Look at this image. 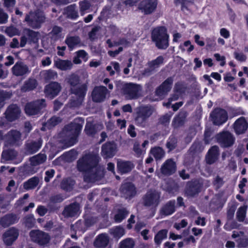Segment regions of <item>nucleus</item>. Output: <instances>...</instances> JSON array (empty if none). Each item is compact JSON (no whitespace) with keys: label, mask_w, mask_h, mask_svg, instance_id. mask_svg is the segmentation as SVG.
Masks as SVG:
<instances>
[{"label":"nucleus","mask_w":248,"mask_h":248,"mask_svg":"<svg viewBox=\"0 0 248 248\" xmlns=\"http://www.w3.org/2000/svg\"><path fill=\"white\" fill-rule=\"evenodd\" d=\"M99 156L92 154L85 155L77 161V169L84 172V180L94 182L100 180L104 175L103 169L99 165Z\"/></svg>","instance_id":"nucleus-1"},{"label":"nucleus","mask_w":248,"mask_h":248,"mask_svg":"<svg viewBox=\"0 0 248 248\" xmlns=\"http://www.w3.org/2000/svg\"><path fill=\"white\" fill-rule=\"evenodd\" d=\"M82 127V125L75 122L65 125L59 134L60 141L66 146L74 145L78 141Z\"/></svg>","instance_id":"nucleus-2"},{"label":"nucleus","mask_w":248,"mask_h":248,"mask_svg":"<svg viewBox=\"0 0 248 248\" xmlns=\"http://www.w3.org/2000/svg\"><path fill=\"white\" fill-rule=\"evenodd\" d=\"M119 87L126 99H137L141 96L142 88L140 84L122 82Z\"/></svg>","instance_id":"nucleus-3"},{"label":"nucleus","mask_w":248,"mask_h":248,"mask_svg":"<svg viewBox=\"0 0 248 248\" xmlns=\"http://www.w3.org/2000/svg\"><path fill=\"white\" fill-rule=\"evenodd\" d=\"M154 111V108L151 106H141L137 108L134 118L135 124L141 127H146L148 119Z\"/></svg>","instance_id":"nucleus-4"},{"label":"nucleus","mask_w":248,"mask_h":248,"mask_svg":"<svg viewBox=\"0 0 248 248\" xmlns=\"http://www.w3.org/2000/svg\"><path fill=\"white\" fill-rule=\"evenodd\" d=\"M169 36L167 30L163 27H158L154 29L152 32V39L159 49H166L169 46Z\"/></svg>","instance_id":"nucleus-5"},{"label":"nucleus","mask_w":248,"mask_h":248,"mask_svg":"<svg viewBox=\"0 0 248 248\" xmlns=\"http://www.w3.org/2000/svg\"><path fill=\"white\" fill-rule=\"evenodd\" d=\"M46 100L44 99H38L27 103L25 108L26 113L28 115H35L40 113L46 108Z\"/></svg>","instance_id":"nucleus-6"},{"label":"nucleus","mask_w":248,"mask_h":248,"mask_svg":"<svg viewBox=\"0 0 248 248\" xmlns=\"http://www.w3.org/2000/svg\"><path fill=\"white\" fill-rule=\"evenodd\" d=\"M45 19V17L42 12H30L29 15H27L25 20L32 28L37 29L41 27Z\"/></svg>","instance_id":"nucleus-7"},{"label":"nucleus","mask_w":248,"mask_h":248,"mask_svg":"<svg viewBox=\"0 0 248 248\" xmlns=\"http://www.w3.org/2000/svg\"><path fill=\"white\" fill-rule=\"evenodd\" d=\"M160 194L156 190H150L142 198L143 204L147 207H155L160 203Z\"/></svg>","instance_id":"nucleus-8"},{"label":"nucleus","mask_w":248,"mask_h":248,"mask_svg":"<svg viewBox=\"0 0 248 248\" xmlns=\"http://www.w3.org/2000/svg\"><path fill=\"white\" fill-rule=\"evenodd\" d=\"M217 140L221 147L228 148L233 145L235 141L234 136L228 131H223L217 135Z\"/></svg>","instance_id":"nucleus-9"},{"label":"nucleus","mask_w":248,"mask_h":248,"mask_svg":"<svg viewBox=\"0 0 248 248\" xmlns=\"http://www.w3.org/2000/svg\"><path fill=\"white\" fill-rule=\"evenodd\" d=\"M210 116L214 124L217 125L222 124L228 119V114L226 110L220 108L215 109Z\"/></svg>","instance_id":"nucleus-10"},{"label":"nucleus","mask_w":248,"mask_h":248,"mask_svg":"<svg viewBox=\"0 0 248 248\" xmlns=\"http://www.w3.org/2000/svg\"><path fill=\"white\" fill-rule=\"evenodd\" d=\"M13 75L16 77H25L31 72L29 66L21 61H18L11 69Z\"/></svg>","instance_id":"nucleus-11"},{"label":"nucleus","mask_w":248,"mask_h":248,"mask_svg":"<svg viewBox=\"0 0 248 248\" xmlns=\"http://www.w3.org/2000/svg\"><path fill=\"white\" fill-rule=\"evenodd\" d=\"M30 236L33 242L40 245H45L50 240V237L47 233L39 230L31 231L30 232Z\"/></svg>","instance_id":"nucleus-12"},{"label":"nucleus","mask_w":248,"mask_h":248,"mask_svg":"<svg viewBox=\"0 0 248 248\" xmlns=\"http://www.w3.org/2000/svg\"><path fill=\"white\" fill-rule=\"evenodd\" d=\"M87 91V85L86 84H83L78 87L71 88L72 93L74 94L77 97V100L75 104L79 106L83 102L85 96Z\"/></svg>","instance_id":"nucleus-13"},{"label":"nucleus","mask_w":248,"mask_h":248,"mask_svg":"<svg viewBox=\"0 0 248 248\" xmlns=\"http://www.w3.org/2000/svg\"><path fill=\"white\" fill-rule=\"evenodd\" d=\"M157 0H143L139 4V8L146 15L154 12L157 7Z\"/></svg>","instance_id":"nucleus-14"},{"label":"nucleus","mask_w":248,"mask_h":248,"mask_svg":"<svg viewBox=\"0 0 248 248\" xmlns=\"http://www.w3.org/2000/svg\"><path fill=\"white\" fill-rule=\"evenodd\" d=\"M19 235L18 230L15 227L7 230L2 235L4 243L7 246L11 245Z\"/></svg>","instance_id":"nucleus-15"},{"label":"nucleus","mask_w":248,"mask_h":248,"mask_svg":"<svg viewBox=\"0 0 248 248\" xmlns=\"http://www.w3.org/2000/svg\"><path fill=\"white\" fill-rule=\"evenodd\" d=\"M107 93L108 89L106 87L96 86L92 92V99L95 102H101L105 99Z\"/></svg>","instance_id":"nucleus-16"},{"label":"nucleus","mask_w":248,"mask_h":248,"mask_svg":"<svg viewBox=\"0 0 248 248\" xmlns=\"http://www.w3.org/2000/svg\"><path fill=\"white\" fill-rule=\"evenodd\" d=\"M19 108L15 104L10 105L5 112V118L9 122H13L17 119L20 115Z\"/></svg>","instance_id":"nucleus-17"},{"label":"nucleus","mask_w":248,"mask_h":248,"mask_svg":"<svg viewBox=\"0 0 248 248\" xmlns=\"http://www.w3.org/2000/svg\"><path fill=\"white\" fill-rule=\"evenodd\" d=\"M117 151V146L114 142H108L101 148V154L104 158L112 157Z\"/></svg>","instance_id":"nucleus-18"},{"label":"nucleus","mask_w":248,"mask_h":248,"mask_svg":"<svg viewBox=\"0 0 248 248\" xmlns=\"http://www.w3.org/2000/svg\"><path fill=\"white\" fill-rule=\"evenodd\" d=\"M7 142L12 145H19L22 141L21 133L16 130L9 131L6 135Z\"/></svg>","instance_id":"nucleus-19"},{"label":"nucleus","mask_w":248,"mask_h":248,"mask_svg":"<svg viewBox=\"0 0 248 248\" xmlns=\"http://www.w3.org/2000/svg\"><path fill=\"white\" fill-rule=\"evenodd\" d=\"M62 90L61 84L57 82H52L47 85L45 88L46 95L53 98L57 96Z\"/></svg>","instance_id":"nucleus-20"},{"label":"nucleus","mask_w":248,"mask_h":248,"mask_svg":"<svg viewBox=\"0 0 248 248\" xmlns=\"http://www.w3.org/2000/svg\"><path fill=\"white\" fill-rule=\"evenodd\" d=\"M233 128L236 134H243L248 128V123L244 117H241L234 123Z\"/></svg>","instance_id":"nucleus-21"},{"label":"nucleus","mask_w":248,"mask_h":248,"mask_svg":"<svg viewBox=\"0 0 248 248\" xmlns=\"http://www.w3.org/2000/svg\"><path fill=\"white\" fill-rule=\"evenodd\" d=\"M202 185L198 180L188 182L186 189V194L188 196H194L200 191Z\"/></svg>","instance_id":"nucleus-22"},{"label":"nucleus","mask_w":248,"mask_h":248,"mask_svg":"<svg viewBox=\"0 0 248 248\" xmlns=\"http://www.w3.org/2000/svg\"><path fill=\"white\" fill-rule=\"evenodd\" d=\"M172 83V78L170 77L168 78L156 90V95L160 97H162L165 95L170 90Z\"/></svg>","instance_id":"nucleus-23"},{"label":"nucleus","mask_w":248,"mask_h":248,"mask_svg":"<svg viewBox=\"0 0 248 248\" xmlns=\"http://www.w3.org/2000/svg\"><path fill=\"white\" fill-rule=\"evenodd\" d=\"M42 140L39 138L35 140L28 141L25 145L26 153L28 155H31L37 152L42 145Z\"/></svg>","instance_id":"nucleus-24"},{"label":"nucleus","mask_w":248,"mask_h":248,"mask_svg":"<svg viewBox=\"0 0 248 248\" xmlns=\"http://www.w3.org/2000/svg\"><path fill=\"white\" fill-rule=\"evenodd\" d=\"M19 218L13 213L7 214L0 218V226L5 228L18 222Z\"/></svg>","instance_id":"nucleus-25"},{"label":"nucleus","mask_w":248,"mask_h":248,"mask_svg":"<svg viewBox=\"0 0 248 248\" xmlns=\"http://www.w3.org/2000/svg\"><path fill=\"white\" fill-rule=\"evenodd\" d=\"M120 191L122 196L126 199L132 197L136 194V188L131 183L123 184L120 188Z\"/></svg>","instance_id":"nucleus-26"},{"label":"nucleus","mask_w":248,"mask_h":248,"mask_svg":"<svg viewBox=\"0 0 248 248\" xmlns=\"http://www.w3.org/2000/svg\"><path fill=\"white\" fill-rule=\"evenodd\" d=\"M164 60L163 56H159L155 60L149 62H148L149 68L145 69L144 70L143 75L145 76L150 75L152 71H153L155 68H158L163 63Z\"/></svg>","instance_id":"nucleus-27"},{"label":"nucleus","mask_w":248,"mask_h":248,"mask_svg":"<svg viewBox=\"0 0 248 248\" xmlns=\"http://www.w3.org/2000/svg\"><path fill=\"white\" fill-rule=\"evenodd\" d=\"M176 170V164L171 159L167 160L161 168V172L166 175L174 173Z\"/></svg>","instance_id":"nucleus-28"},{"label":"nucleus","mask_w":248,"mask_h":248,"mask_svg":"<svg viewBox=\"0 0 248 248\" xmlns=\"http://www.w3.org/2000/svg\"><path fill=\"white\" fill-rule=\"evenodd\" d=\"M79 210L78 204L74 203L66 206L62 214L65 217H75L78 215Z\"/></svg>","instance_id":"nucleus-29"},{"label":"nucleus","mask_w":248,"mask_h":248,"mask_svg":"<svg viewBox=\"0 0 248 248\" xmlns=\"http://www.w3.org/2000/svg\"><path fill=\"white\" fill-rule=\"evenodd\" d=\"M187 113L184 110L181 111L173 119L171 125L174 128L182 126L186 121Z\"/></svg>","instance_id":"nucleus-30"},{"label":"nucleus","mask_w":248,"mask_h":248,"mask_svg":"<svg viewBox=\"0 0 248 248\" xmlns=\"http://www.w3.org/2000/svg\"><path fill=\"white\" fill-rule=\"evenodd\" d=\"M108 235L106 233H101L96 237L93 246L97 248H104L108 245Z\"/></svg>","instance_id":"nucleus-31"},{"label":"nucleus","mask_w":248,"mask_h":248,"mask_svg":"<svg viewBox=\"0 0 248 248\" xmlns=\"http://www.w3.org/2000/svg\"><path fill=\"white\" fill-rule=\"evenodd\" d=\"M219 153V149L217 146H213L208 152L206 156V161L209 164H213L217 159Z\"/></svg>","instance_id":"nucleus-32"},{"label":"nucleus","mask_w":248,"mask_h":248,"mask_svg":"<svg viewBox=\"0 0 248 248\" xmlns=\"http://www.w3.org/2000/svg\"><path fill=\"white\" fill-rule=\"evenodd\" d=\"M175 201H170L167 202L161 208L160 213L162 215L169 216L173 214L175 210Z\"/></svg>","instance_id":"nucleus-33"},{"label":"nucleus","mask_w":248,"mask_h":248,"mask_svg":"<svg viewBox=\"0 0 248 248\" xmlns=\"http://www.w3.org/2000/svg\"><path fill=\"white\" fill-rule=\"evenodd\" d=\"M37 85V81L35 79L30 78L24 82L21 87V91L23 92L32 91L36 88Z\"/></svg>","instance_id":"nucleus-34"},{"label":"nucleus","mask_w":248,"mask_h":248,"mask_svg":"<svg viewBox=\"0 0 248 248\" xmlns=\"http://www.w3.org/2000/svg\"><path fill=\"white\" fill-rule=\"evenodd\" d=\"M117 168L121 173H125L132 170L134 165L130 161H119L117 162Z\"/></svg>","instance_id":"nucleus-35"},{"label":"nucleus","mask_w":248,"mask_h":248,"mask_svg":"<svg viewBox=\"0 0 248 248\" xmlns=\"http://www.w3.org/2000/svg\"><path fill=\"white\" fill-rule=\"evenodd\" d=\"M66 16L71 19H75L78 17V11L75 4L67 6L64 10Z\"/></svg>","instance_id":"nucleus-36"},{"label":"nucleus","mask_w":248,"mask_h":248,"mask_svg":"<svg viewBox=\"0 0 248 248\" xmlns=\"http://www.w3.org/2000/svg\"><path fill=\"white\" fill-rule=\"evenodd\" d=\"M65 43L71 50L75 46L79 45L81 41L80 38L78 36H67L65 40Z\"/></svg>","instance_id":"nucleus-37"},{"label":"nucleus","mask_w":248,"mask_h":248,"mask_svg":"<svg viewBox=\"0 0 248 248\" xmlns=\"http://www.w3.org/2000/svg\"><path fill=\"white\" fill-rule=\"evenodd\" d=\"M39 183V178L38 177L34 176L23 183V188L27 190L34 189Z\"/></svg>","instance_id":"nucleus-38"},{"label":"nucleus","mask_w":248,"mask_h":248,"mask_svg":"<svg viewBox=\"0 0 248 248\" xmlns=\"http://www.w3.org/2000/svg\"><path fill=\"white\" fill-rule=\"evenodd\" d=\"M46 160V155L41 153L31 157L30 159L31 165L34 166L43 164Z\"/></svg>","instance_id":"nucleus-39"},{"label":"nucleus","mask_w":248,"mask_h":248,"mask_svg":"<svg viewBox=\"0 0 248 248\" xmlns=\"http://www.w3.org/2000/svg\"><path fill=\"white\" fill-rule=\"evenodd\" d=\"M55 66L61 70H67L71 69L73 64L68 60H59L55 62Z\"/></svg>","instance_id":"nucleus-40"},{"label":"nucleus","mask_w":248,"mask_h":248,"mask_svg":"<svg viewBox=\"0 0 248 248\" xmlns=\"http://www.w3.org/2000/svg\"><path fill=\"white\" fill-rule=\"evenodd\" d=\"M183 93L184 89L181 86L176 85L174 88V93L169 98L167 106L170 105L172 101L177 100L179 96L182 95Z\"/></svg>","instance_id":"nucleus-41"},{"label":"nucleus","mask_w":248,"mask_h":248,"mask_svg":"<svg viewBox=\"0 0 248 248\" xmlns=\"http://www.w3.org/2000/svg\"><path fill=\"white\" fill-rule=\"evenodd\" d=\"M62 119L58 116H54L50 118L47 122L41 128L43 131L45 130V127H47L48 129L54 127L62 122Z\"/></svg>","instance_id":"nucleus-42"},{"label":"nucleus","mask_w":248,"mask_h":248,"mask_svg":"<svg viewBox=\"0 0 248 248\" xmlns=\"http://www.w3.org/2000/svg\"><path fill=\"white\" fill-rule=\"evenodd\" d=\"M62 29L59 26H55L53 27L52 31L49 33L51 39L56 41L62 37Z\"/></svg>","instance_id":"nucleus-43"},{"label":"nucleus","mask_w":248,"mask_h":248,"mask_svg":"<svg viewBox=\"0 0 248 248\" xmlns=\"http://www.w3.org/2000/svg\"><path fill=\"white\" fill-rule=\"evenodd\" d=\"M41 76L46 80L55 79L58 77L57 73L51 69L44 70L41 72Z\"/></svg>","instance_id":"nucleus-44"},{"label":"nucleus","mask_w":248,"mask_h":248,"mask_svg":"<svg viewBox=\"0 0 248 248\" xmlns=\"http://www.w3.org/2000/svg\"><path fill=\"white\" fill-rule=\"evenodd\" d=\"M167 233L168 231L166 229L161 230L157 233L154 238L155 243L157 246H159L162 241L167 238Z\"/></svg>","instance_id":"nucleus-45"},{"label":"nucleus","mask_w":248,"mask_h":248,"mask_svg":"<svg viewBox=\"0 0 248 248\" xmlns=\"http://www.w3.org/2000/svg\"><path fill=\"white\" fill-rule=\"evenodd\" d=\"M17 152L14 150H7L3 151L1 157L4 161H8L14 159L17 155Z\"/></svg>","instance_id":"nucleus-46"},{"label":"nucleus","mask_w":248,"mask_h":248,"mask_svg":"<svg viewBox=\"0 0 248 248\" xmlns=\"http://www.w3.org/2000/svg\"><path fill=\"white\" fill-rule=\"evenodd\" d=\"M129 213V211L125 208H122L119 209L117 213L115 215V221L117 222H121L127 217Z\"/></svg>","instance_id":"nucleus-47"},{"label":"nucleus","mask_w":248,"mask_h":248,"mask_svg":"<svg viewBox=\"0 0 248 248\" xmlns=\"http://www.w3.org/2000/svg\"><path fill=\"white\" fill-rule=\"evenodd\" d=\"M23 33L25 36H26L28 40L31 42L34 43L37 42L38 39V32L32 30L28 29H24Z\"/></svg>","instance_id":"nucleus-48"},{"label":"nucleus","mask_w":248,"mask_h":248,"mask_svg":"<svg viewBox=\"0 0 248 248\" xmlns=\"http://www.w3.org/2000/svg\"><path fill=\"white\" fill-rule=\"evenodd\" d=\"M66 80L71 86V88H74L79 84L80 78L78 75L75 74H72L67 77Z\"/></svg>","instance_id":"nucleus-49"},{"label":"nucleus","mask_w":248,"mask_h":248,"mask_svg":"<svg viewBox=\"0 0 248 248\" xmlns=\"http://www.w3.org/2000/svg\"><path fill=\"white\" fill-rule=\"evenodd\" d=\"M150 153L156 160L161 159L165 155L164 150L159 147L152 148L150 151Z\"/></svg>","instance_id":"nucleus-50"},{"label":"nucleus","mask_w":248,"mask_h":248,"mask_svg":"<svg viewBox=\"0 0 248 248\" xmlns=\"http://www.w3.org/2000/svg\"><path fill=\"white\" fill-rule=\"evenodd\" d=\"M75 185V181L71 179L67 178L63 180L61 184V188L65 190L69 191L72 189Z\"/></svg>","instance_id":"nucleus-51"},{"label":"nucleus","mask_w":248,"mask_h":248,"mask_svg":"<svg viewBox=\"0 0 248 248\" xmlns=\"http://www.w3.org/2000/svg\"><path fill=\"white\" fill-rule=\"evenodd\" d=\"M247 206L240 207L236 212V217L240 222H243L245 218L247 213Z\"/></svg>","instance_id":"nucleus-52"},{"label":"nucleus","mask_w":248,"mask_h":248,"mask_svg":"<svg viewBox=\"0 0 248 248\" xmlns=\"http://www.w3.org/2000/svg\"><path fill=\"white\" fill-rule=\"evenodd\" d=\"M12 93L4 91H0V109L4 106L5 101L11 97Z\"/></svg>","instance_id":"nucleus-53"},{"label":"nucleus","mask_w":248,"mask_h":248,"mask_svg":"<svg viewBox=\"0 0 248 248\" xmlns=\"http://www.w3.org/2000/svg\"><path fill=\"white\" fill-rule=\"evenodd\" d=\"M135 242L132 238H126L120 243L119 248H134Z\"/></svg>","instance_id":"nucleus-54"},{"label":"nucleus","mask_w":248,"mask_h":248,"mask_svg":"<svg viewBox=\"0 0 248 248\" xmlns=\"http://www.w3.org/2000/svg\"><path fill=\"white\" fill-rule=\"evenodd\" d=\"M110 233L115 238H120L124 234V230L121 227H116L110 230Z\"/></svg>","instance_id":"nucleus-55"},{"label":"nucleus","mask_w":248,"mask_h":248,"mask_svg":"<svg viewBox=\"0 0 248 248\" xmlns=\"http://www.w3.org/2000/svg\"><path fill=\"white\" fill-rule=\"evenodd\" d=\"M133 150L138 156H140L145 153V149L140 147V142L137 140L134 142Z\"/></svg>","instance_id":"nucleus-56"},{"label":"nucleus","mask_w":248,"mask_h":248,"mask_svg":"<svg viewBox=\"0 0 248 248\" xmlns=\"http://www.w3.org/2000/svg\"><path fill=\"white\" fill-rule=\"evenodd\" d=\"M177 144V139L173 136H171L168 139L166 143V146L169 151H171L176 147Z\"/></svg>","instance_id":"nucleus-57"},{"label":"nucleus","mask_w":248,"mask_h":248,"mask_svg":"<svg viewBox=\"0 0 248 248\" xmlns=\"http://www.w3.org/2000/svg\"><path fill=\"white\" fill-rule=\"evenodd\" d=\"M4 31L10 37H12L19 34L18 30L13 26L5 27Z\"/></svg>","instance_id":"nucleus-58"},{"label":"nucleus","mask_w":248,"mask_h":248,"mask_svg":"<svg viewBox=\"0 0 248 248\" xmlns=\"http://www.w3.org/2000/svg\"><path fill=\"white\" fill-rule=\"evenodd\" d=\"M194 0H175L176 5H181V9H187V6L193 3Z\"/></svg>","instance_id":"nucleus-59"},{"label":"nucleus","mask_w":248,"mask_h":248,"mask_svg":"<svg viewBox=\"0 0 248 248\" xmlns=\"http://www.w3.org/2000/svg\"><path fill=\"white\" fill-rule=\"evenodd\" d=\"M24 220L25 226L28 228L32 227L35 223V219L33 218V216L31 215L25 217Z\"/></svg>","instance_id":"nucleus-60"},{"label":"nucleus","mask_w":248,"mask_h":248,"mask_svg":"<svg viewBox=\"0 0 248 248\" xmlns=\"http://www.w3.org/2000/svg\"><path fill=\"white\" fill-rule=\"evenodd\" d=\"M224 183L223 178L219 175H217L214 178L213 184L216 188H219L223 186Z\"/></svg>","instance_id":"nucleus-61"},{"label":"nucleus","mask_w":248,"mask_h":248,"mask_svg":"<svg viewBox=\"0 0 248 248\" xmlns=\"http://www.w3.org/2000/svg\"><path fill=\"white\" fill-rule=\"evenodd\" d=\"M172 115V114L171 112L165 114L160 118L159 122L164 125H168L170 123Z\"/></svg>","instance_id":"nucleus-62"},{"label":"nucleus","mask_w":248,"mask_h":248,"mask_svg":"<svg viewBox=\"0 0 248 248\" xmlns=\"http://www.w3.org/2000/svg\"><path fill=\"white\" fill-rule=\"evenodd\" d=\"M85 131L88 135L92 136L95 133L93 125L91 123H87L85 126Z\"/></svg>","instance_id":"nucleus-63"},{"label":"nucleus","mask_w":248,"mask_h":248,"mask_svg":"<svg viewBox=\"0 0 248 248\" xmlns=\"http://www.w3.org/2000/svg\"><path fill=\"white\" fill-rule=\"evenodd\" d=\"M90 7V3L87 1H83L80 2V11L81 16H83L85 11L89 9Z\"/></svg>","instance_id":"nucleus-64"}]
</instances>
